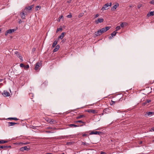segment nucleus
<instances>
[{"label":"nucleus","instance_id":"nucleus-1","mask_svg":"<svg viewBox=\"0 0 154 154\" xmlns=\"http://www.w3.org/2000/svg\"><path fill=\"white\" fill-rule=\"evenodd\" d=\"M110 28V26H106L105 28H103L99 29L97 31L95 32L94 33V35L96 36H99L102 35L103 33L106 32L107 31L109 30Z\"/></svg>","mask_w":154,"mask_h":154},{"label":"nucleus","instance_id":"nucleus-2","mask_svg":"<svg viewBox=\"0 0 154 154\" xmlns=\"http://www.w3.org/2000/svg\"><path fill=\"white\" fill-rule=\"evenodd\" d=\"M112 5V3L110 2L109 4L107 3L105 4L102 8L101 10L103 11L107 10L109 8V7H110Z\"/></svg>","mask_w":154,"mask_h":154},{"label":"nucleus","instance_id":"nucleus-3","mask_svg":"<svg viewBox=\"0 0 154 154\" xmlns=\"http://www.w3.org/2000/svg\"><path fill=\"white\" fill-rule=\"evenodd\" d=\"M42 65V63L41 62H37V63L35 65V69L37 71L38 70L39 67L41 66Z\"/></svg>","mask_w":154,"mask_h":154},{"label":"nucleus","instance_id":"nucleus-4","mask_svg":"<svg viewBox=\"0 0 154 154\" xmlns=\"http://www.w3.org/2000/svg\"><path fill=\"white\" fill-rule=\"evenodd\" d=\"M16 30V29H9L7 30L5 33V35H7L9 34H11L13 32H14Z\"/></svg>","mask_w":154,"mask_h":154},{"label":"nucleus","instance_id":"nucleus-5","mask_svg":"<svg viewBox=\"0 0 154 154\" xmlns=\"http://www.w3.org/2000/svg\"><path fill=\"white\" fill-rule=\"evenodd\" d=\"M15 54H16L17 56L20 59V60H21L22 61H23V59L22 58V57L21 56V55L19 53V52L17 51H16L15 52Z\"/></svg>","mask_w":154,"mask_h":154},{"label":"nucleus","instance_id":"nucleus-6","mask_svg":"<svg viewBox=\"0 0 154 154\" xmlns=\"http://www.w3.org/2000/svg\"><path fill=\"white\" fill-rule=\"evenodd\" d=\"M2 94L5 97H8L10 95V93L6 91H4Z\"/></svg>","mask_w":154,"mask_h":154},{"label":"nucleus","instance_id":"nucleus-7","mask_svg":"<svg viewBox=\"0 0 154 154\" xmlns=\"http://www.w3.org/2000/svg\"><path fill=\"white\" fill-rule=\"evenodd\" d=\"M102 133V132L97 131H92L90 133V134H97L100 135Z\"/></svg>","mask_w":154,"mask_h":154},{"label":"nucleus","instance_id":"nucleus-8","mask_svg":"<svg viewBox=\"0 0 154 154\" xmlns=\"http://www.w3.org/2000/svg\"><path fill=\"white\" fill-rule=\"evenodd\" d=\"M86 111L89 113H92L93 114H95L97 113V111L94 109H89L87 110Z\"/></svg>","mask_w":154,"mask_h":154},{"label":"nucleus","instance_id":"nucleus-9","mask_svg":"<svg viewBox=\"0 0 154 154\" xmlns=\"http://www.w3.org/2000/svg\"><path fill=\"white\" fill-rule=\"evenodd\" d=\"M104 20L103 18H98L97 20L95 21V23L97 24L99 23H101L103 22Z\"/></svg>","mask_w":154,"mask_h":154},{"label":"nucleus","instance_id":"nucleus-10","mask_svg":"<svg viewBox=\"0 0 154 154\" xmlns=\"http://www.w3.org/2000/svg\"><path fill=\"white\" fill-rule=\"evenodd\" d=\"M154 114V112H146L145 114V116H151Z\"/></svg>","mask_w":154,"mask_h":154},{"label":"nucleus","instance_id":"nucleus-11","mask_svg":"<svg viewBox=\"0 0 154 154\" xmlns=\"http://www.w3.org/2000/svg\"><path fill=\"white\" fill-rule=\"evenodd\" d=\"M103 112L107 114L110 113L111 112L109 108H106L103 110Z\"/></svg>","mask_w":154,"mask_h":154},{"label":"nucleus","instance_id":"nucleus-12","mask_svg":"<svg viewBox=\"0 0 154 154\" xmlns=\"http://www.w3.org/2000/svg\"><path fill=\"white\" fill-rule=\"evenodd\" d=\"M55 48L53 51L54 52L57 51L60 48V46L59 45H57L55 47Z\"/></svg>","mask_w":154,"mask_h":154},{"label":"nucleus","instance_id":"nucleus-13","mask_svg":"<svg viewBox=\"0 0 154 154\" xmlns=\"http://www.w3.org/2000/svg\"><path fill=\"white\" fill-rule=\"evenodd\" d=\"M119 6V4L118 3H117L116 5H115L113 6L111 8L112 10L113 11L115 10L117 7H118Z\"/></svg>","mask_w":154,"mask_h":154},{"label":"nucleus","instance_id":"nucleus-14","mask_svg":"<svg viewBox=\"0 0 154 154\" xmlns=\"http://www.w3.org/2000/svg\"><path fill=\"white\" fill-rule=\"evenodd\" d=\"M17 124V123L14 122H8V126L9 127L14 125H15Z\"/></svg>","mask_w":154,"mask_h":154},{"label":"nucleus","instance_id":"nucleus-15","mask_svg":"<svg viewBox=\"0 0 154 154\" xmlns=\"http://www.w3.org/2000/svg\"><path fill=\"white\" fill-rule=\"evenodd\" d=\"M154 15V11H153L150 12L149 13H148L147 14V16L148 17H149L150 16H153Z\"/></svg>","mask_w":154,"mask_h":154},{"label":"nucleus","instance_id":"nucleus-16","mask_svg":"<svg viewBox=\"0 0 154 154\" xmlns=\"http://www.w3.org/2000/svg\"><path fill=\"white\" fill-rule=\"evenodd\" d=\"M33 5H31L30 6H29L27 7H26L25 8V9L24 10V11L25 10H27L29 11L31 10L32 9V8H33Z\"/></svg>","mask_w":154,"mask_h":154},{"label":"nucleus","instance_id":"nucleus-17","mask_svg":"<svg viewBox=\"0 0 154 154\" xmlns=\"http://www.w3.org/2000/svg\"><path fill=\"white\" fill-rule=\"evenodd\" d=\"M118 98L119 99V100H115V101H113L112 100L111 101H112V104H111V105H112V104H115L116 103L119 102V101H120L121 100V98L119 97Z\"/></svg>","mask_w":154,"mask_h":154},{"label":"nucleus","instance_id":"nucleus-18","mask_svg":"<svg viewBox=\"0 0 154 154\" xmlns=\"http://www.w3.org/2000/svg\"><path fill=\"white\" fill-rule=\"evenodd\" d=\"M57 42H58V41H57L56 40L55 41L53 44H52V48H54V47L55 46H56V45H57Z\"/></svg>","mask_w":154,"mask_h":154},{"label":"nucleus","instance_id":"nucleus-19","mask_svg":"<svg viewBox=\"0 0 154 154\" xmlns=\"http://www.w3.org/2000/svg\"><path fill=\"white\" fill-rule=\"evenodd\" d=\"M21 18L22 19H24L25 18V16L24 12H22L20 14Z\"/></svg>","mask_w":154,"mask_h":154},{"label":"nucleus","instance_id":"nucleus-20","mask_svg":"<svg viewBox=\"0 0 154 154\" xmlns=\"http://www.w3.org/2000/svg\"><path fill=\"white\" fill-rule=\"evenodd\" d=\"M65 32H63L59 36L58 38H63L64 36V34H65Z\"/></svg>","mask_w":154,"mask_h":154},{"label":"nucleus","instance_id":"nucleus-21","mask_svg":"<svg viewBox=\"0 0 154 154\" xmlns=\"http://www.w3.org/2000/svg\"><path fill=\"white\" fill-rule=\"evenodd\" d=\"M151 102V100H146L144 103H143V105H145L146 104L150 102Z\"/></svg>","mask_w":154,"mask_h":154},{"label":"nucleus","instance_id":"nucleus-22","mask_svg":"<svg viewBox=\"0 0 154 154\" xmlns=\"http://www.w3.org/2000/svg\"><path fill=\"white\" fill-rule=\"evenodd\" d=\"M85 115H80V116L77 117H76V119H81L82 117H85Z\"/></svg>","mask_w":154,"mask_h":154},{"label":"nucleus","instance_id":"nucleus-23","mask_svg":"<svg viewBox=\"0 0 154 154\" xmlns=\"http://www.w3.org/2000/svg\"><path fill=\"white\" fill-rule=\"evenodd\" d=\"M8 141L7 140H0V144H4L7 143Z\"/></svg>","mask_w":154,"mask_h":154},{"label":"nucleus","instance_id":"nucleus-24","mask_svg":"<svg viewBox=\"0 0 154 154\" xmlns=\"http://www.w3.org/2000/svg\"><path fill=\"white\" fill-rule=\"evenodd\" d=\"M116 31H114L112 33L111 35L112 37H113L114 36H115L116 35Z\"/></svg>","mask_w":154,"mask_h":154},{"label":"nucleus","instance_id":"nucleus-25","mask_svg":"<svg viewBox=\"0 0 154 154\" xmlns=\"http://www.w3.org/2000/svg\"><path fill=\"white\" fill-rule=\"evenodd\" d=\"M8 119L9 120H14L16 121H17L19 120L18 119L16 118H9Z\"/></svg>","mask_w":154,"mask_h":154},{"label":"nucleus","instance_id":"nucleus-26","mask_svg":"<svg viewBox=\"0 0 154 154\" xmlns=\"http://www.w3.org/2000/svg\"><path fill=\"white\" fill-rule=\"evenodd\" d=\"M69 126L70 127H72L73 126L75 127H79V125H76L74 124H70L69 125Z\"/></svg>","mask_w":154,"mask_h":154},{"label":"nucleus","instance_id":"nucleus-27","mask_svg":"<svg viewBox=\"0 0 154 154\" xmlns=\"http://www.w3.org/2000/svg\"><path fill=\"white\" fill-rule=\"evenodd\" d=\"M84 14L83 13H80L79 14L78 16V17L79 18H80L82 17Z\"/></svg>","mask_w":154,"mask_h":154},{"label":"nucleus","instance_id":"nucleus-28","mask_svg":"<svg viewBox=\"0 0 154 154\" xmlns=\"http://www.w3.org/2000/svg\"><path fill=\"white\" fill-rule=\"evenodd\" d=\"M62 30V26H60V28H58L56 30V32H57L60 31Z\"/></svg>","mask_w":154,"mask_h":154},{"label":"nucleus","instance_id":"nucleus-29","mask_svg":"<svg viewBox=\"0 0 154 154\" xmlns=\"http://www.w3.org/2000/svg\"><path fill=\"white\" fill-rule=\"evenodd\" d=\"M8 146H0V148L2 149H5V148H8Z\"/></svg>","mask_w":154,"mask_h":154},{"label":"nucleus","instance_id":"nucleus-30","mask_svg":"<svg viewBox=\"0 0 154 154\" xmlns=\"http://www.w3.org/2000/svg\"><path fill=\"white\" fill-rule=\"evenodd\" d=\"M75 123H85V122H83L82 120H78L75 121L74 122Z\"/></svg>","mask_w":154,"mask_h":154},{"label":"nucleus","instance_id":"nucleus-31","mask_svg":"<svg viewBox=\"0 0 154 154\" xmlns=\"http://www.w3.org/2000/svg\"><path fill=\"white\" fill-rule=\"evenodd\" d=\"M126 23H122L121 24L120 26L122 27H123L125 25H126Z\"/></svg>","mask_w":154,"mask_h":154},{"label":"nucleus","instance_id":"nucleus-32","mask_svg":"<svg viewBox=\"0 0 154 154\" xmlns=\"http://www.w3.org/2000/svg\"><path fill=\"white\" fill-rule=\"evenodd\" d=\"M23 147L24 150L28 151L29 150V148H28L27 146H25Z\"/></svg>","mask_w":154,"mask_h":154},{"label":"nucleus","instance_id":"nucleus-33","mask_svg":"<svg viewBox=\"0 0 154 154\" xmlns=\"http://www.w3.org/2000/svg\"><path fill=\"white\" fill-rule=\"evenodd\" d=\"M82 144L83 145H86V146L89 145V144L88 143L85 142H82Z\"/></svg>","mask_w":154,"mask_h":154},{"label":"nucleus","instance_id":"nucleus-34","mask_svg":"<svg viewBox=\"0 0 154 154\" xmlns=\"http://www.w3.org/2000/svg\"><path fill=\"white\" fill-rule=\"evenodd\" d=\"M121 29L120 26H117L116 28V31H117L119 30V29Z\"/></svg>","mask_w":154,"mask_h":154},{"label":"nucleus","instance_id":"nucleus-35","mask_svg":"<svg viewBox=\"0 0 154 154\" xmlns=\"http://www.w3.org/2000/svg\"><path fill=\"white\" fill-rule=\"evenodd\" d=\"M55 121L54 120L52 119L50 121V123L51 124H54V123H55Z\"/></svg>","mask_w":154,"mask_h":154},{"label":"nucleus","instance_id":"nucleus-36","mask_svg":"<svg viewBox=\"0 0 154 154\" xmlns=\"http://www.w3.org/2000/svg\"><path fill=\"white\" fill-rule=\"evenodd\" d=\"M29 68V66L28 65H26V66H24V68L25 69H28Z\"/></svg>","mask_w":154,"mask_h":154},{"label":"nucleus","instance_id":"nucleus-37","mask_svg":"<svg viewBox=\"0 0 154 154\" xmlns=\"http://www.w3.org/2000/svg\"><path fill=\"white\" fill-rule=\"evenodd\" d=\"M72 15L71 14H69L67 16V17L69 18H71L72 17Z\"/></svg>","mask_w":154,"mask_h":154},{"label":"nucleus","instance_id":"nucleus-38","mask_svg":"<svg viewBox=\"0 0 154 154\" xmlns=\"http://www.w3.org/2000/svg\"><path fill=\"white\" fill-rule=\"evenodd\" d=\"M149 3L152 5H154V0H152Z\"/></svg>","mask_w":154,"mask_h":154},{"label":"nucleus","instance_id":"nucleus-39","mask_svg":"<svg viewBox=\"0 0 154 154\" xmlns=\"http://www.w3.org/2000/svg\"><path fill=\"white\" fill-rule=\"evenodd\" d=\"M24 65L23 64V63H21L20 64V66L21 67H24Z\"/></svg>","mask_w":154,"mask_h":154},{"label":"nucleus","instance_id":"nucleus-40","mask_svg":"<svg viewBox=\"0 0 154 154\" xmlns=\"http://www.w3.org/2000/svg\"><path fill=\"white\" fill-rule=\"evenodd\" d=\"M20 151H22V152L24 150V148H23V147H21V148L20 149Z\"/></svg>","mask_w":154,"mask_h":154},{"label":"nucleus","instance_id":"nucleus-41","mask_svg":"<svg viewBox=\"0 0 154 154\" xmlns=\"http://www.w3.org/2000/svg\"><path fill=\"white\" fill-rule=\"evenodd\" d=\"M142 7V5L141 4H139L137 6V8L139 9L140 8V7Z\"/></svg>","mask_w":154,"mask_h":154},{"label":"nucleus","instance_id":"nucleus-42","mask_svg":"<svg viewBox=\"0 0 154 154\" xmlns=\"http://www.w3.org/2000/svg\"><path fill=\"white\" fill-rule=\"evenodd\" d=\"M87 135H88V134L85 133L82 134V136L83 137H86V136H87Z\"/></svg>","mask_w":154,"mask_h":154},{"label":"nucleus","instance_id":"nucleus-43","mask_svg":"<svg viewBox=\"0 0 154 154\" xmlns=\"http://www.w3.org/2000/svg\"><path fill=\"white\" fill-rule=\"evenodd\" d=\"M40 8V6H37L35 7V9L36 10H38V8Z\"/></svg>","mask_w":154,"mask_h":154},{"label":"nucleus","instance_id":"nucleus-44","mask_svg":"<svg viewBox=\"0 0 154 154\" xmlns=\"http://www.w3.org/2000/svg\"><path fill=\"white\" fill-rule=\"evenodd\" d=\"M99 16V15L98 14H96L95 16V17H94L95 18H96L97 17Z\"/></svg>","mask_w":154,"mask_h":154},{"label":"nucleus","instance_id":"nucleus-45","mask_svg":"<svg viewBox=\"0 0 154 154\" xmlns=\"http://www.w3.org/2000/svg\"><path fill=\"white\" fill-rule=\"evenodd\" d=\"M150 131H154V127L152 128L150 130Z\"/></svg>","mask_w":154,"mask_h":154},{"label":"nucleus","instance_id":"nucleus-46","mask_svg":"<svg viewBox=\"0 0 154 154\" xmlns=\"http://www.w3.org/2000/svg\"><path fill=\"white\" fill-rule=\"evenodd\" d=\"M21 143L23 144H24V145H26V144H29V143Z\"/></svg>","mask_w":154,"mask_h":154},{"label":"nucleus","instance_id":"nucleus-47","mask_svg":"<svg viewBox=\"0 0 154 154\" xmlns=\"http://www.w3.org/2000/svg\"><path fill=\"white\" fill-rule=\"evenodd\" d=\"M100 154H106V153L104 152H100Z\"/></svg>","mask_w":154,"mask_h":154},{"label":"nucleus","instance_id":"nucleus-48","mask_svg":"<svg viewBox=\"0 0 154 154\" xmlns=\"http://www.w3.org/2000/svg\"><path fill=\"white\" fill-rule=\"evenodd\" d=\"M35 48H33L32 49V51L33 52H34L35 51Z\"/></svg>","mask_w":154,"mask_h":154},{"label":"nucleus","instance_id":"nucleus-49","mask_svg":"<svg viewBox=\"0 0 154 154\" xmlns=\"http://www.w3.org/2000/svg\"><path fill=\"white\" fill-rule=\"evenodd\" d=\"M46 132L47 133H51V132L50 131H46Z\"/></svg>","mask_w":154,"mask_h":154},{"label":"nucleus","instance_id":"nucleus-50","mask_svg":"<svg viewBox=\"0 0 154 154\" xmlns=\"http://www.w3.org/2000/svg\"><path fill=\"white\" fill-rule=\"evenodd\" d=\"M30 95L32 97H33V94H32L31 93L30 94Z\"/></svg>","mask_w":154,"mask_h":154},{"label":"nucleus","instance_id":"nucleus-51","mask_svg":"<svg viewBox=\"0 0 154 154\" xmlns=\"http://www.w3.org/2000/svg\"><path fill=\"white\" fill-rule=\"evenodd\" d=\"M104 114V113H101V114H100V116H102Z\"/></svg>","mask_w":154,"mask_h":154},{"label":"nucleus","instance_id":"nucleus-52","mask_svg":"<svg viewBox=\"0 0 154 154\" xmlns=\"http://www.w3.org/2000/svg\"><path fill=\"white\" fill-rule=\"evenodd\" d=\"M48 129H51V127H48L47 128Z\"/></svg>","mask_w":154,"mask_h":154},{"label":"nucleus","instance_id":"nucleus-53","mask_svg":"<svg viewBox=\"0 0 154 154\" xmlns=\"http://www.w3.org/2000/svg\"><path fill=\"white\" fill-rule=\"evenodd\" d=\"M142 142H142V141H140V143H139L140 144H142Z\"/></svg>","mask_w":154,"mask_h":154},{"label":"nucleus","instance_id":"nucleus-54","mask_svg":"<svg viewBox=\"0 0 154 154\" xmlns=\"http://www.w3.org/2000/svg\"><path fill=\"white\" fill-rule=\"evenodd\" d=\"M45 154H53L51 153H46Z\"/></svg>","mask_w":154,"mask_h":154},{"label":"nucleus","instance_id":"nucleus-55","mask_svg":"<svg viewBox=\"0 0 154 154\" xmlns=\"http://www.w3.org/2000/svg\"><path fill=\"white\" fill-rule=\"evenodd\" d=\"M3 81V79H0V82H2V81Z\"/></svg>","mask_w":154,"mask_h":154},{"label":"nucleus","instance_id":"nucleus-56","mask_svg":"<svg viewBox=\"0 0 154 154\" xmlns=\"http://www.w3.org/2000/svg\"><path fill=\"white\" fill-rule=\"evenodd\" d=\"M8 146V148H9V147H11V146Z\"/></svg>","mask_w":154,"mask_h":154},{"label":"nucleus","instance_id":"nucleus-57","mask_svg":"<svg viewBox=\"0 0 154 154\" xmlns=\"http://www.w3.org/2000/svg\"><path fill=\"white\" fill-rule=\"evenodd\" d=\"M36 0H33V1H36Z\"/></svg>","mask_w":154,"mask_h":154},{"label":"nucleus","instance_id":"nucleus-58","mask_svg":"<svg viewBox=\"0 0 154 154\" xmlns=\"http://www.w3.org/2000/svg\"><path fill=\"white\" fill-rule=\"evenodd\" d=\"M61 18H62V17H63V16H61Z\"/></svg>","mask_w":154,"mask_h":154},{"label":"nucleus","instance_id":"nucleus-59","mask_svg":"<svg viewBox=\"0 0 154 154\" xmlns=\"http://www.w3.org/2000/svg\"><path fill=\"white\" fill-rule=\"evenodd\" d=\"M19 23H21V22H20V21H19Z\"/></svg>","mask_w":154,"mask_h":154},{"label":"nucleus","instance_id":"nucleus-60","mask_svg":"<svg viewBox=\"0 0 154 154\" xmlns=\"http://www.w3.org/2000/svg\"><path fill=\"white\" fill-rule=\"evenodd\" d=\"M130 7H132V6H130Z\"/></svg>","mask_w":154,"mask_h":154},{"label":"nucleus","instance_id":"nucleus-61","mask_svg":"<svg viewBox=\"0 0 154 154\" xmlns=\"http://www.w3.org/2000/svg\"><path fill=\"white\" fill-rule=\"evenodd\" d=\"M83 126V125H80V126Z\"/></svg>","mask_w":154,"mask_h":154},{"label":"nucleus","instance_id":"nucleus-62","mask_svg":"<svg viewBox=\"0 0 154 154\" xmlns=\"http://www.w3.org/2000/svg\"><path fill=\"white\" fill-rule=\"evenodd\" d=\"M62 154H64V153H63Z\"/></svg>","mask_w":154,"mask_h":154}]
</instances>
